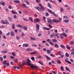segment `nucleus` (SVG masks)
<instances>
[{"instance_id":"1","label":"nucleus","mask_w":74,"mask_h":74,"mask_svg":"<svg viewBox=\"0 0 74 74\" xmlns=\"http://www.w3.org/2000/svg\"><path fill=\"white\" fill-rule=\"evenodd\" d=\"M27 61V62L25 61H22L23 65H25V64H27L28 66L31 65L30 66L31 68L32 69H37V67L36 66H34L33 64H31V61L29 59H28Z\"/></svg>"},{"instance_id":"2","label":"nucleus","mask_w":74,"mask_h":74,"mask_svg":"<svg viewBox=\"0 0 74 74\" xmlns=\"http://www.w3.org/2000/svg\"><path fill=\"white\" fill-rule=\"evenodd\" d=\"M48 11L49 12L51 13V14H52L53 15L56 17H58V15L56 14L55 13L52 12V11H51V10H50V9H49L48 10Z\"/></svg>"},{"instance_id":"3","label":"nucleus","mask_w":74,"mask_h":74,"mask_svg":"<svg viewBox=\"0 0 74 74\" xmlns=\"http://www.w3.org/2000/svg\"><path fill=\"white\" fill-rule=\"evenodd\" d=\"M47 20L49 23V24H51L52 23V21H51V19L50 18H47Z\"/></svg>"},{"instance_id":"4","label":"nucleus","mask_w":74,"mask_h":74,"mask_svg":"<svg viewBox=\"0 0 74 74\" xmlns=\"http://www.w3.org/2000/svg\"><path fill=\"white\" fill-rule=\"evenodd\" d=\"M71 51H72L71 53V55H74V49H72L71 50Z\"/></svg>"},{"instance_id":"5","label":"nucleus","mask_w":74,"mask_h":74,"mask_svg":"<svg viewBox=\"0 0 74 74\" xmlns=\"http://www.w3.org/2000/svg\"><path fill=\"white\" fill-rule=\"evenodd\" d=\"M13 1V2H14V3H16V4H18L20 3V1H18L17 0Z\"/></svg>"},{"instance_id":"6","label":"nucleus","mask_w":74,"mask_h":74,"mask_svg":"<svg viewBox=\"0 0 74 74\" xmlns=\"http://www.w3.org/2000/svg\"><path fill=\"white\" fill-rule=\"evenodd\" d=\"M40 21V20L38 18H37L34 20V23H37L38 22Z\"/></svg>"},{"instance_id":"7","label":"nucleus","mask_w":74,"mask_h":74,"mask_svg":"<svg viewBox=\"0 0 74 74\" xmlns=\"http://www.w3.org/2000/svg\"><path fill=\"white\" fill-rule=\"evenodd\" d=\"M43 29L44 30H49L50 29L49 28H46L45 27H43Z\"/></svg>"},{"instance_id":"8","label":"nucleus","mask_w":74,"mask_h":74,"mask_svg":"<svg viewBox=\"0 0 74 74\" xmlns=\"http://www.w3.org/2000/svg\"><path fill=\"white\" fill-rule=\"evenodd\" d=\"M36 30H39L40 25L38 24H37L36 25Z\"/></svg>"},{"instance_id":"9","label":"nucleus","mask_w":74,"mask_h":74,"mask_svg":"<svg viewBox=\"0 0 74 74\" xmlns=\"http://www.w3.org/2000/svg\"><path fill=\"white\" fill-rule=\"evenodd\" d=\"M30 38L31 40H32L33 41H34V40H36V39L35 38L32 37H30Z\"/></svg>"},{"instance_id":"10","label":"nucleus","mask_w":74,"mask_h":74,"mask_svg":"<svg viewBox=\"0 0 74 74\" xmlns=\"http://www.w3.org/2000/svg\"><path fill=\"white\" fill-rule=\"evenodd\" d=\"M7 53V51H1V53H3V54H5L6 53Z\"/></svg>"},{"instance_id":"11","label":"nucleus","mask_w":74,"mask_h":74,"mask_svg":"<svg viewBox=\"0 0 74 74\" xmlns=\"http://www.w3.org/2000/svg\"><path fill=\"white\" fill-rule=\"evenodd\" d=\"M17 27H21V28H23V26H22L20 25H17Z\"/></svg>"},{"instance_id":"12","label":"nucleus","mask_w":74,"mask_h":74,"mask_svg":"<svg viewBox=\"0 0 74 74\" xmlns=\"http://www.w3.org/2000/svg\"><path fill=\"white\" fill-rule=\"evenodd\" d=\"M11 36H14V32L13 31H11V34H10Z\"/></svg>"},{"instance_id":"13","label":"nucleus","mask_w":74,"mask_h":74,"mask_svg":"<svg viewBox=\"0 0 74 74\" xmlns=\"http://www.w3.org/2000/svg\"><path fill=\"white\" fill-rule=\"evenodd\" d=\"M47 5L48 7H49V8H52V6H51V4H50V3H48Z\"/></svg>"},{"instance_id":"14","label":"nucleus","mask_w":74,"mask_h":74,"mask_svg":"<svg viewBox=\"0 0 74 74\" xmlns=\"http://www.w3.org/2000/svg\"><path fill=\"white\" fill-rule=\"evenodd\" d=\"M27 51H32V50L29 48H27L26 49Z\"/></svg>"},{"instance_id":"15","label":"nucleus","mask_w":74,"mask_h":74,"mask_svg":"<svg viewBox=\"0 0 74 74\" xmlns=\"http://www.w3.org/2000/svg\"><path fill=\"white\" fill-rule=\"evenodd\" d=\"M25 2L26 3V4H27V5H29L30 4V3H29V2L27 0V1H25Z\"/></svg>"},{"instance_id":"16","label":"nucleus","mask_w":74,"mask_h":74,"mask_svg":"<svg viewBox=\"0 0 74 74\" xmlns=\"http://www.w3.org/2000/svg\"><path fill=\"white\" fill-rule=\"evenodd\" d=\"M65 69L67 71H69V72H70V69H69V68L67 67H66L65 68Z\"/></svg>"},{"instance_id":"17","label":"nucleus","mask_w":74,"mask_h":74,"mask_svg":"<svg viewBox=\"0 0 74 74\" xmlns=\"http://www.w3.org/2000/svg\"><path fill=\"white\" fill-rule=\"evenodd\" d=\"M45 56L46 58L47 59H48L49 60H51V58H49V57H48V56H47L45 55Z\"/></svg>"},{"instance_id":"18","label":"nucleus","mask_w":74,"mask_h":74,"mask_svg":"<svg viewBox=\"0 0 74 74\" xmlns=\"http://www.w3.org/2000/svg\"><path fill=\"white\" fill-rule=\"evenodd\" d=\"M5 24H7L8 25L9 24V22L8 21H7V20H5Z\"/></svg>"},{"instance_id":"19","label":"nucleus","mask_w":74,"mask_h":74,"mask_svg":"<svg viewBox=\"0 0 74 74\" xmlns=\"http://www.w3.org/2000/svg\"><path fill=\"white\" fill-rule=\"evenodd\" d=\"M60 47L61 48H63V49H64L65 48V47L63 45H61L60 46Z\"/></svg>"},{"instance_id":"20","label":"nucleus","mask_w":74,"mask_h":74,"mask_svg":"<svg viewBox=\"0 0 74 74\" xmlns=\"http://www.w3.org/2000/svg\"><path fill=\"white\" fill-rule=\"evenodd\" d=\"M62 35H63V36H64L65 37H67V35L65 33L62 34L61 36H62Z\"/></svg>"},{"instance_id":"21","label":"nucleus","mask_w":74,"mask_h":74,"mask_svg":"<svg viewBox=\"0 0 74 74\" xmlns=\"http://www.w3.org/2000/svg\"><path fill=\"white\" fill-rule=\"evenodd\" d=\"M55 47L56 48H59V46L57 45V44H55Z\"/></svg>"},{"instance_id":"22","label":"nucleus","mask_w":74,"mask_h":74,"mask_svg":"<svg viewBox=\"0 0 74 74\" xmlns=\"http://www.w3.org/2000/svg\"><path fill=\"white\" fill-rule=\"evenodd\" d=\"M57 62H58V64H60L61 63V61H60V60H57Z\"/></svg>"},{"instance_id":"23","label":"nucleus","mask_w":74,"mask_h":74,"mask_svg":"<svg viewBox=\"0 0 74 74\" xmlns=\"http://www.w3.org/2000/svg\"><path fill=\"white\" fill-rule=\"evenodd\" d=\"M40 9L42 11H44L45 10L44 9V8L43 7H41Z\"/></svg>"},{"instance_id":"24","label":"nucleus","mask_w":74,"mask_h":74,"mask_svg":"<svg viewBox=\"0 0 74 74\" xmlns=\"http://www.w3.org/2000/svg\"><path fill=\"white\" fill-rule=\"evenodd\" d=\"M1 5H3V6H4V5H5V2H1Z\"/></svg>"},{"instance_id":"25","label":"nucleus","mask_w":74,"mask_h":74,"mask_svg":"<svg viewBox=\"0 0 74 74\" xmlns=\"http://www.w3.org/2000/svg\"><path fill=\"white\" fill-rule=\"evenodd\" d=\"M52 41L53 42H57V40L55 39H53Z\"/></svg>"},{"instance_id":"26","label":"nucleus","mask_w":74,"mask_h":74,"mask_svg":"<svg viewBox=\"0 0 74 74\" xmlns=\"http://www.w3.org/2000/svg\"><path fill=\"white\" fill-rule=\"evenodd\" d=\"M29 19H30L31 22H32L33 21V19L31 17H29Z\"/></svg>"},{"instance_id":"27","label":"nucleus","mask_w":74,"mask_h":74,"mask_svg":"<svg viewBox=\"0 0 74 74\" xmlns=\"http://www.w3.org/2000/svg\"><path fill=\"white\" fill-rule=\"evenodd\" d=\"M64 22L65 23H67L69 22V20H64Z\"/></svg>"},{"instance_id":"28","label":"nucleus","mask_w":74,"mask_h":74,"mask_svg":"<svg viewBox=\"0 0 74 74\" xmlns=\"http://www.w3.org/2000/svg\"><path fill=\"white\" fill-rule=\"evenodd\" d=\"M19 66L17 67V69L18 70H19L20 69H21V65L19 64Z\"/></svg>"},{"instance_id":"29","label":"nucleus","mask_w":74,"mask_h":74,"mask_svg":"<svg viewBox=\"0 0 74 74\" xmlns=\"http://www.w3.org/2000/svg\"><path fill=\"white\" fill-rule=\"evenodd\" d=\"M66 47L67 49H69V50H70V49H71V48H70V47L68 45H66Z\"/></svg>"},{"instance_id":"30","label":"nucleus","mask_w":74,"mask_h":74,"mask_svg":"<svg viewBox=\"0 0 74 74\" xmlns=\"http://www.w3.org/2000/svg\"><path fill=\"white\" fill-rule=\"evenodd\" d=\"M63 8H61L60 9V12L62 13L63 12Z\"/></svg>"},{"instance_id":"31","label":"nucleus","mask_w":74,"mask_h":74,"mask_svg":"<svg viewBox=\"0 0 74 74\" xmlns=\"http://www.w3.org/2000/svg\"><path fill=\"white\" fill-rule=\"evenodd\" d=\"M52 34L51 35H50V36H51V37H53V36H54V33H52Z\"/></svg>"},{"instance_id":"32","label":"nucleus","mask_w":74,"mask_h":74,"mask_svg":"<svg viewBox=\"0 0 74 74\" xmlns=\"http://www.w3.org/2000/svg\"><path fill=\"white\" fill-rule=\"evenodd\" d=\"M61 34H60V38H62V39H63V38H64L63 37V35H62Z\"/></svg>"},{"instance_id":"33","label":"nucleus","mask_w":74,"mask_h":74,"mask_svg":"<svg viewBox=\"0 0 74 74\" xmlns=\"http://www.w3.org/2000/svg\"><path fill=\"white\" fill-rule=\"evenodd\" d=\"M42 34L41 33L38 34V37H41V36H42Z\"/></svg>"},{"instance_id":"34","label":"nucleus","mask_w":74,"mask_h":74,"mask_svg":"<svg viewBox=\"0 0 74 74\" xmlns=\"http://www.w3.org/2000/svg\"><path fill=\"white\" fill-rule=\"evenodd\" d=\"M20 38H21L20 37L18 36H16V39H17V40H19Z\"/></svg>"},{"instance_id":"35","label":"nucleus","mask_w":74,"mask_h":74,"mask_svg":"<svg viewBox=\"0 0 74 74\" xmlns=\"http://www.w3.org/2000/svg\"><path fill=\"white\" fill-rule=\"evenodd\" d=\"M36 51H34V52L30 53L31 55H32V54H36Z\"/></svg>"},{"instance_id":"36","label":"nucleus","mask_w":74,"mask_h":74,"mask_svg":"<svg viewBox=\"0 0 74 74\" xmlns=\"http://www.w3.org/2000/svg\"><path fill=\"white\" fill-rule=\"evenodd\" d=\"M23 27L24 29V30H27V27L25 26H23Z\"/></svg>"},{"instance_id":"37","label":"nucleus","mask_w":74,"mask_h":74,"mask_svg":"<svg viewBox=\"0 0 74 74\" xmlns=\"http://www.w3.org/2000/svg\"><path fill=\"white\" fill-rule=\"evenodd\" d=\"M12 13H13V14H17V13L16 12H15L13 10H12Z\"/></svg>"},{"instance_id":"38","label":"nucleus","mask_w":74,"mask_h":74,"mask_svg":"<svg viewBox=\"0 0 74 74\" xmlns=\"http://www.w3.org/2000/svg\"><path fill=\"white\" fill-rule=\"evenodd\" d=\"M38 62L39 63H40V64H41V65H44V64H43V63H42V62H41V61H39Z\"/></svg>"},{"instance_id":"39","label":"nucleus","mask_w":74,"mask_h":74,"mask_svg":"<svg viewBox=\"0 0 74 74\" xmlns=\"http://www.w3.org/2000/svg\"><path fill=\"white\" fill-rule=\"evenodd\" d=\"M38 58H39V59H42V56H38Z\"/></svg>"},{"instance_id":"40","label":"nucleus","mask_w":74,"mask_h":74,"mask_svg":"<svg viewBox=\"0 0 74 74\" xmlns=\"http://www.w3.org/2000/svg\"><path fill=\"white\" fill-rule=\"evenodd\" d=\"M65 56L66 57H69V54L67 53H66L65 54Z\"/></svg>"},{"instance_id":"41","label":"nucleus","mask_w":74,"mask_h":74,"mask_svg":"<svg viewBox=\"0 0 74 74\" xmlns=\"http://www.w3.org/2000/svg\"><path fill=\"white\" fill-rule=\"evenodd\" d=\"M70 44H71V45H73L74 44V42L73 41H71V42L70 43Z\"/></svg>"},{"instance_id":"42","label":"nucleus","mask_w":74,"mask_h":74,"mask_svg":"<svg viewBox=\"0 0 74 74\" xmlns=\"http://www.w3.org/2000/svg\"><path fill=\"white\" fill-rule=\"evenodd\" d=\"M56 20L55 19H53L52 20V22H53L56 23Z\"/></svg>"},{"instance_id":"43","label":"nucleus","mask_w":74,"mask_h":74,"mask_svg":"<svg viewBox=\"0 0 74 74\" xmlns=\"http://www.w3.org/2000/svg\"><path fill=\"white\" fill-rule=\"evenodd\" d=\"M37 3H40L41 2V1L40 0H36Z\"/></svg>"},{"instance_id":"44","label":"nucleus","mask_w":74,"mask_h":74,"mask_svg":"<svg viewBox=\"0 0 74 74\" xmlns=\"http://www.w3.org/2000/svg\"><path fill=\"white\" fill-rule=\"evenodd\" d=\"M10 34V32H9L7 34H6V36H9Z\"/></svg>"},{"instance_id":"45","label":"nucleus","mask_w":74,"mask_h":74,"mask_svg":"<svg viewBox=\"0 0 74 74\" xmlns=\"http://www.w3.org/2000/svg\"><path fill=\"white\" fill-rule=\"evenodd\" d=\"M47 53L48 54H50V51H49V50H47Z\"/></svg>"},{"instance_id":"46","label":"nucleus","mask_w":74,"mask_h":74,"mask_svg":"<svg viewBox=\"0 0 74 74\" xmlns=\"http://www.w3.org/2000/svg\"><path fill=\"white\" fill-rule=\"evenodd\" d=\"M13 18H14V19H16L17 18V17L16 16V15H14Z\"/></svg>"},{"instance_id":"47","label":"nucleus","mask_w":74,"mask_h":74,"mask_svg":"<svg viewBox=\"0 0 74 74\" xmlns=\"http://www.w3.org/2000/svg\"><path fill=\"white\" fill-rule=\"evenodd\" d=\"M6 61H4L3 62V64L4 65H5V63H6Z\"/></svg>"},{"instance_id":"48","label":"nucleus","mask_w":74,"mask_h":74,"mask_svg":"<svg viewBox=\"0 0 74 74\" xmlns=\"http://www.w3.org/2000/svg\"><path fill=\"white\" fill-rule=\"evenodd\" d=\"M45 15L46 16H49V14L48 13L46 12L45 13Z\"/></svg>"},{"instance_id":"49","label":"nucleus","mask_w":74,"mask_h":74,"mask_svg":"<svg viewBox=\"0 0 74 74\" xmlns=\"http://www.w3.org/2000/svg\"><path fill=\"white\" fill-rule=\"evenodd\" d=\"M23 21H26V22H27V21H28L27 19H26V18H24L23 19Z\"/></svg>"},{"instance_id":"50","label":"nucleus","mask_w":74,"mask_h":74,"mask_svg":"<svg viewBox=\"0 0 74 74\" xmlns=\"http://www.w3.org/2000/svg\"><path fill=\"white\" fill-rule=\"evenodd\" d=\"M0 60L1 61V62H3V58H2V57H0Z\"/></svg>"},{"instance_id":"51","label":"nucleus","mask_w":74,"mask_h":74,"mask_svg":"<svg viewBox=\"0 0 74 74\" xmlns=\"http://www.w3.org/2000/svg\"><path fill=\"white\" fill-rule=\"evenodd\" d=\"M60 69L62 70V71H64V69H63V66H61L60 67Z\"/></svg>"},{"instance_id":"52","label":"nucleus","mask_w":74,"mask_h":74,"mask_svg":"<svg viewBox=\"0 0 74 74\" xmlns=\"http://www.w3.org/2000/svg\"><path fill=\"white\" fill-rule=\"evenodd\" d=\"M28 46H29V44H25V47H28Z\"/></svg>"},{"instance_id":"53","label":"nucleus","mask_w":74,"mask_h":74,"mask_svg":"<svg viewBox=\"0 0 74 74\" xmlns=\"http://www.w3.org/2000/svg\"><path fill=\"white\" fill-rule=\"evenodd\" d=\"M12 55H13V56H15V53H14V52H12Z\"/></svg>"},{"instance_id":"54","label":"nucleus","mask_w":74,"mask_h":74,"mask_svg":"<svg viewBox=\"0 0 74 74\" xmlns=\"http://www.w3.org/2000/svg\"><path fill=\"white\" fill-rule=\"evenodd\" d=\"M49 44H51V45H54V43H52L51 42H49Z\"/></svg>"},{"instance_id":"55","label":"nucleus","mask_w":74,"mask_h":74,"mask_svg":"<svg viewBox=\"0 0 74 74\" xmlns=\"http://www.w3.org/2000/svg\"><path fill=\"white\" fill-rule=\"evenodd\" d=\"M60 21L59 20H56V23H58V22H60Z\"/></svg>"},{"instance_id":"56","label":"nucleus","mask_w":74,"mask_h":74,"mask_svg":"<svg viewBox=\"0 0 74 74\" xmlns=\"http://www.w3.org/2000/svg\"><path fill=\"white\" fill-rule=\"evenodd\" d=\"M2 23L3 24H5V21L3 20H2L1 21Z\"/></svg>"},{"instance_id":"57","label":"nucleus","mask_w":74,"mask_h":74,"mask_svg":"<svg viewBox=\"0 0 74 74\" xmlns=\"http://www.w3.org/2000/svg\"><path fill=\"white\" fill-rule=\"evenodd\" d=\"M21 35L22 37H24L25 36V34L23 33H22Z\"/></svg>"},{"instance_id":"58","label":"nucleus","mask_w":74,"mask_h":74,"mask_svg":"<svg viewBox=\"0 0 74 74\" xmlns=\"http://www.w3.org/2000/svg\"><path fill=\"white\" fill-rule=\"evenodd\" d=\"M45 45H46V46H47V47H49V44L48 43H45Z\"/></svg>"},{"instance_id":"59","label":"nucleus","mask_w":74,"mask_h":74,"mask_svg":"<svg viewBox=\"0 0 74 74\" xmlns=\"http://www.w3.org/2000/svg\"><path fill=\"white\" fill-rule=\"evenodd\" d=\"M8 8L9 9H12V7L11 5H9Z\"/></svg>"},{"instance_id":"60","label":"nucleus","mask_w":74,"mask_h":74,"mask_svg":"<svg viewBox=\"0 0 74 74\" xmlns=\"http://www.w3.org/2000/svg\"><path fill=\"white\" fill-rule=\"evenodd\" d=\"M50 56H52V57H54L55 56H54L52 54H50Z\"/></svg>"},{"instance_id":"61","label":"nucleus","mask_w":74,"mask_h":74,"mask_svg":"<svg viewBox=\"0 0 74 74\" xmlns=\"http://www.w3.org/2000/svg\"><path fill=\"white\" fill-rule=\"evenodd\" d=\"M31 59L32 60H34L35 59H34V57H31Z\"/></svg>"},{"instance_id":"62","label":"nucleus","mask_w":74,"mask_h":74,"mask_svg":"<svg viewBox=\"0 0 74 74\" xmlns=\"http://www.w3.org/2000/svg\"><path fill=\"white\" fill-rule=\"evenodd\" d=\"M12 28L13 29H15V26H14V25H12Z\"/></svg>"},{"instance_id":"63","label":"nucleus","mask_w":74,"mask_h":74,"mask_svg":"<svg viewBox=\"0 0 74 74\" xmlns=\"http://www.w3.org/2000/svg\"><path fill=\"white\" fill-rule=\"evenodd\" d=\"M32 47H37V45H32Z\"/></svg>"},{"instance_id":"64","label":"nucleus","mask_w":74,"mask_h":74,"mask_svg":"<svg viewBox=\"0 0 74 74\" xmlns=\"http://www.w3.org/2000/svg\"><path fill=\"white\" fill-rule=\"evenodd\" d=\"M64 18H66V19H68L67 16H63Z\"/></svg>"}]
</instances>
